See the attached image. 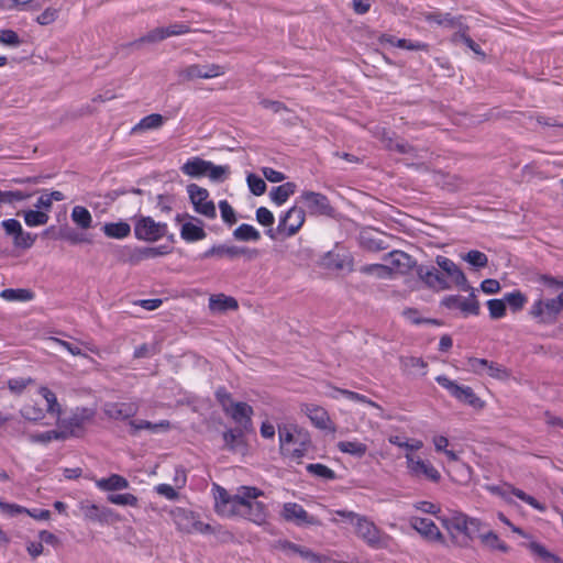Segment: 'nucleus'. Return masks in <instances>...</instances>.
<instances>
[{"label": "nucleus", "instance_id": "1", "mask_svg": "<svg viewBox=\"0 0 563 563\" xmlns=\"http://www.w3.org/2000/svg\"><path fill=\"white\" fill-rule=\"evenodd\" d=\"M214 509L224 517L240 516L251 522L263 526L267 522V506L257 498L264 493L256 487L241 486L235 495L214 484Z\"/></svg>", "mask_w": 563, "mask_h": 563}, {"label": "nucleus", "instance_id": "2", "mask_svg": "<svg viewBox=\"0 0 563 563\" xmlns=\"http://www.w3.org/2000/svg\"><path fill=\"white\" fill-rule=\"evenodd\" d=\"M38 395L47 404V413L56 416V426L60 428L65 438L82 435L87 424L91 423L96 417V409L92 407H76L66 417H62V406L57 400L55 393L46 386L38 389Z\"/></svg>", "mask_w": 563, "mask_h": 563}, {"label": "nucleus", "instance_id": "3", "mask_svg": "<svg viewBox=\"0 0 563 563\" xmlns=\"http://www.w3.org/2000/svg\"><path fill=\"white\" fill-rule=\"evenodd\" d=\"M278 435L282 454L295 460L305 456L311 445L309 433L294 424L278 426Z\"/></svg>", "mask_w": 563, "mask_h": 563}, {"label": "nucleus", "instance_id": "4", "mask_svg": "<svg viewBox=\"0 0 563 563\" xmlns=\"http://www.w3.org/2000/svg\"><path fill=\"white\" fill-rule=\"evenodd\" d=\"M386 264H375L371 266H366L364 272L374 273L380 277L390 275L391 273L396 274H408L413 268L417 269L416 261L407 253L402 251H393L388 253L385 257Z\"/></svg>", "mask_w": 563, "mask_h": 563}, {"label": "nucleus", "instance_id": "5", "mask_svg": "<svg viewBox=\"0 0 563 563\" xmlns=\"http://www.w3.org/2000/svg\"><path fill=\"white\" fill-rule=\"evenodd\" d=\"M180 170L183 174L191 178L208 176L210 180L217 183L225 180L230 174V168L228 166L214 165L213 163L200 157H192L188 159L180 167Z\"/></svg>", "mask_w": 563, "mask_h": 563}, {"label": "nucleus", "instance_id": "6", "mask_svg": "<svg viewBox=\"0 0 563 563\" xmlns=\"http://www.w3.org/2000/svg\"><path fill=\"white\" fill-rule=\"evenodd\" d=\"M563 311V291L554 298H539L529 309V316L539 324H553Z\"/></svg>", "mask_w": 563, "mask_h": 563}, {"label": "nucleus", "instance_id": "7", "mask_svg": "<svg viewBox=\"0 0 563 563\" xmlns=\"http://www.w3.org/2000/svg\"><path fill=\"white\" fill-rule=\"evenodd\" d=\"M354 532L358 539L375 550L387 549L390 544L391 537L380 530L374 521L366 516H361L354 526Z\"/></svg>", "mask_w": 563, "mask_h": 563}, {"label": "nucleus", "instance_id": "8", "mask_svg": "<svg viewBox=\"0 0 563 563\" xmlns=\"http://www.w3.org/2000/svg\"><path fill=\"white\" fill-rule=\"evenodd\" d=\"M169 515L177 528V530L181 533L194 534H209L213 533L214 529L209 523H205L199 519V516L194 511L176 507L169 511Z\"/></svg>", "mask_w": 563, "mask_h": 563}, {"label": "nucleus", "instance_id": "9", "mask_svg": "<svg viewBox=\"0 0 563 563\" xmlns=\"http://www.w3.org/2000/svg\"><path fill=\"white\" fill-rule=\"evenodd\" d=\"M225 74V67L218 64L198 65L192 64L177 71L180 82H188L195 79H211Z\"/></svg>", "mask_w": 563, "mask_h": 563}, {"label": "nucleus", "instance_id": "10", "mask_svg": "<svg viewBox=\"0 0 563 563\" xmlns=\"http://www.w3.org/2000/svg\"><path fill=\"white\" fill-rule=\"evenodd\" d=\"M406 466L408 474L413 478H424L433 483H438L441 478L439 471L431 462L421 459L413 453H406Z\"/></svg>", "mask_w": 563, "mask_h": 563}, {"label": "nucleus", "instance_id": "11", "mask_svg": "<svg viewBox=\"0 0 563 563\" xmlns=\"http://www.w3.org/2000/svg\"><path fill=\"white\" fill-rule=\"evenodd\" d=\"M298 202L302 203V208L310 216H332L334 212L327 196L321 192L305 190L301 192Z\"/></svg>", "mask_w": 563, "mask_h": 563}, {"label": "nucleus", "instance_id": "12", "mask_svg": "<svg viewBox=\"0 0 563 563\" xmlns=\"http://www.w3.org/2000/svg\"><path fill=\"white\" fill-rule=\"evenodd\" d=\"M187 192L197 213L209 219L216 218V206L213 201L209 199V191L206 188H202L197 184H189L187 186Z\"/></svg>", "mask_w": 563, "mask_h": 563}, {"label": "nucleus", "instance_id": "13", "mask_svg": "<svg viewBox=\"0 0 563 563\" xmlns=\"http://www.w3.org/2000/svg\"><path fill=\"white\" fill-rule=\"evenodd\" d=\"M166 224L154 221L151 217H141L134 224V233L139 240L154 242L166 234Z\"/></svg>", "mask_w": 563, "mask_h": 563}, {"label": "nucleus", "instance_id": "14", "mask_svg": "<svg viewBox=\"0 0 563 563\" xmlns=\"http://www.w3.org/2000/svg\"><path fill=\"white\" fill-rule=\"evenodd\" d=\"M374 135L379 139L387 150H395L399 154L407 155L411 158H422V150H418L402 140H394L393 135L385 128H377Z\"/></svg>", "mask_w": 563, "mask_h": 563}, {"label": "nucleus", "instance_id": "15", "mask_svg": "<svg viewBox=\"0 0 563 563\" xmlns=\"http://www.w3.org/2000/svg\"><path fill=\"white\" fill-rule=\"evenodd\" d=\"M306 211L300 206H292L279 220L277 231L286 236L295 235L303 225Z\"/></svg>", "mask_w": 563, "mask_h": 563}, {"label": "nucleus", "instance_id": "16", "mask_svg": "<svg viewBox=\"0 0 563 563\" xmlns=\"http://www.w3.org/2000/svg\"><path fill=\"white\" fill-rule=\"evenodd\" d=\"M439 385L450 391L457 400L471 405L473 407L482 406L479 398L468 386H460L446 376L440 375L435 378Z\"/></svg>", "mask_w": 563, "mask_h": 563}, {"label": "nucleus", "instance_id": "17", "mask_svg": "<svg viewBox=\"0 0 563 563\" xmlns=\"http://www.w3.org/2000/svg\"><path fill=\"white\" fill-rule=\"evenodd\" d=\"M80 510L85 519L98 523H113L120 520V517L108 507H100L88 501L80 503Z\"/></svg>", "mask_w": 563, "mask_h": 563}, {"label": "nucleus", "instance_id": "18", "mask_svg": "<svg viewBox=\"0 0 563 563\" xmlns=\"http://www.w3.org/2000/svg\"><path fill=\"white\" fill-rule=\"evenodd\" d=\"M435 263L441 268L443 274H445L444 277L450 282V284L462 287L464 290L470 289L464 273L453 261L444 256H437Z\"/></svg>", "mask_w": 563, "mask_h": 563}, {"label": "nucleus", "instance_id": "19", "mask_svg": "<svg viewBox=\"0 0 563 563\" xmlns=\"http://www.w3.org/2000/svg\"><path fill=\"white\" fill-rule=\"evenodd\" d=\"M410 526L426 540L445 544L444 536L431 519L413 517L410 521Z\"/></svg>", "mask_w": 563, "mask_h": 563}, {"label": "nucleus", "instance_id": "20", "mask_svg": "<svg viewBox=\"0 0 563 563\" xmlns=\"http://www.w3.org/2000/svg\"><path fill=\"white\" fill-rule=\"evenodd\" d=\"M467 520L468 516L457 511H454L450 516H444L441 518L442 525L449 531L451 539L454 543L461 545V541H459L457 533H462L464 536L463 539H466V531H468Z\"/></svg>", "mask_w": 563, "mask_h": 563}, {"label": "nucleus", "instance_id": "21", "mask_svg": "<svg viewBox=\"0 0 563 563\" xmlns=\"http://www.w3.org/2000/svg\"><path fill=\"white\" fill-rule=\"evenodd\" d=\"M417 275L429 288L435 290H445L451 288L450 282L434 267L419 265L417 266Z\"/></svg>", "mask_w": 563, "mask_h": 563}, {"label": "nucleus", "instance_id": "22", "mask_svg": "<svg viewBox=\"0 0 563 563\" xmlns=\"http://www.w3.org/2000/svg\"><path fill=\"white\" fill-rule=\"evenodd\" d=\"M442 305L449 309H460L464 314H478L479 303L476 296L472 291L467 298L460 296H449L442 300Z\"/></svg>", "mask_w": 563, "mask_h": 563}, {"label": "nucleus", "instance_id": "23", "mask_svg": "<svg viewBox=\"0 0 563 563\" xmlns=\"http://www.w3.org/2000/svg\"><path fill=\"white\" fill-rule=\"evenodd\" d=\"M103 412L109 419L126 420L137 412V406L131 402H107Z\"/></svg>", "mask_w": 563, "mask_h": 563}, {"label": "nucleus", "instance_id": "24", "mask_svg": "<svg viewBox=\"0 0 563 563\" xmlns=\"http://www.w3.org/2000/svg\"><path fill=\"white\" fill-rule=\"evenodd\" d=\"M48 341H52V342L58 344L59 346L64 347L74 356H81L85 358H89V356L82 351V347H85L87 351H89L93 354L100 355L99 349L96 345L88 343V342H82V341L68 342V341H65V340H62L58 338H54V336L48 338Z\"/></svg>", "mask_w": 563, "mask_h": 563}, {"label": "nucleus", "instance_id": "25", "mask_svg": "<svg viewBox=\"0 0 563 563\" xmlns=\"http://www.w3.org/2000/svg\"><path fill=\"white\" fill-rule=\"evenodd\" d=\"M334 393L340 394L341 396L345 397L346 399H349L351 401L358 402L361 405L368 406V407L375 409L377 412L376 413L377 417H379L382 419H390L391 418L389 415H387L385 412L384 408L380 405L368 399L366 396H364L362 394H358V393H355V391H352L349 389H342V388H334Z\"/></svg>", "mask_w": 563, "mask_h": 563}, {"label": "nucleus", "instance_id": "26", "mask_svg": "<svg viewBox=\"0 0 563 563\" xmlns=\"http://www.w3.org/2000/svg\"><path fill=\"white\" fill-rule=\"evenodd\" d=\"M334 393L340 394L341 396L345 397L346 399H349L351 401L358 402L361 405L368 406V407L375 409L377 412L376 413L377 417H379L382 419H390L391 418L389 415H387L385 412L384 408L380 405L368 399L366 396H364L362 394H358V393H355V391H352L349 389H342V388H334Z\"/></svg>", "mask_w": 563, "mask_h": 563}, {"label": "nucleus", "instance_id": "27", "mask_svg": "<svg viewBox=\"0 0 563 563\" xmlns=\"http://www.w3.org/2000/svg\"><path fill=\"white\" fill-rule=\"evenodd\" d=\"M360 244L372 252L386 249L384 236L379 231L364 229L360 233Z\"/></svg>", "mask_w": 563, "mask_h": 563}, {"label": "nucleus", "instance_id": "28", "mask_svg": "<svg viewBox=\"0 0 563 563\" xmlns=\"http://www.w3.org/2000/svg\"><path fill=\"white\" fill-rule=\"evenodd\" d=\"M282 516L285 520L294 521L298 525L314 523V520L308 516L307 511L300 505L295 503L285 504L283 507Z\"/></svg>", "mask_w": 563, "mask_h": 563}, {"label": "nucleus", "instance_id": "29", "mask_svg": "<svg viewBox=\"0 0 563 563\" xmlns=\"http://www.w3.org/2000/svg\"><path fill=\"white\" fill-rule=\"evenodd\" d=\"M302 411L310 421L319 429H328L331 422L330 416L325 409L317 405H305Z\"/></svg>", "mask_w": 563, "mask_h": 563}, {"label": "nucleus", "instance_id": "30", "mask_svg": "<svg viewBox=\"0 0 563 563\" xmlns=\"http://www.w3.org/2000/svg\"><path fill=\"white\" fill-rule=\"evenodd\" d=\"M478 539L484 549L490 552L507 553L509 547L492 530H485L478 534Z\"/></svg>", "mask_w": 563, "mask_h": 563}, {"label": "nucleus", "instance_id": "31", "mask_svg": "<svg viewBox=\"0 0 563 563\" xmlns=\"http://www.w3.org/2000/svg\"><path fill=\"white\" fill-rule=\"evenodd\" d=\"M166 120L167 119L159 113H151L141 119L140 122L132 128L131 133L139 134L152 130H158L165 124Z\"/></svg>", "mask_w": 563, "mask_h": 563}, {"label": "nucleus", "instance_id": "32", "mask_svg": "<svg viewBox=\"0 0 563 563\" xmlns=\"http://www.w3.org/2000/svg\"><path fill=\"white\" fill-rule=\"evenodd\" d=\"M322 265L328 269L351 271L352 269V260L346 254L329 252L322 258Z\"/></svg>", "mask_w": 563, "mask_h": 563}, {"label": "nucleus", "instance_id": "33", "mask_svg": "<svg viewBox=\"0 0 563 563\" xmlns=\"http://www.w3.org/2000/svg\"><path fill=\"white\" fill-rule=\"evenodd\" d=\"M238 308L236 299L224 294L212 295L209 298V309L212 312H225L228 310H236Z\"/></svg>", "mask_w": 563, "mask_h": 563}, {"label": "nucleus", "instance_id": "34", "mask_svg": "<svg viewBox=\"0 0 563 563\" xmlns=\"http://www.w3.org/2000/svg\"><path fill=\"white\" fill-rule=\"evenodd\" d=\"M130 433L132 435L137 434L141 430H148L153 433L166 432L170 429V422L168 420H162L157 423H152L147 420L130 421Z\"/></svg>", "mask_w": 563, "mask_h": 563}, {"label": "nucleus", "instance_id": "35", "mask_svg": "<svg viewBox=\"0 0 563 563\" xmlns=\"http://www.w3.org/2000/svg\"><path fill=\"white\" fill-rule=\"evenodd\" d=\"M47 406L41 407L34 399L26 401L20 409V415L23 419L30 422H38L45 418Z\"/></svg>", "mask_w": 563, "mask_h": 563}, {"label": "nucleus", "instance_id": "36", "mask_svg": "<svg viewBox=\"0 0 563 563\" xmlns=\"http://www.w3.org/2000/svg\"><path fill=\"white\" fill-rule=\"evenodd\" d=\"M164 40L165 38H164V34H163V29L155 27V29L151 30L150 32H147L146 34H144L143 36L125 44L124 47L128 49H136L137 51V49H141L143 47V45H145V44H156Z\"/></svg>", "mask_w": 563, "mask_h": 563}, {"label": "nucleus", "instance_id": "37", "mask_svg": "<svg viewBox=\"0 0 563 563\" xmlns=\"http://www.w3.org/2000/svg\"><path fill=\"white\" fill-rule=\"evenodd\" d=\"M296 188H297V186H296L295 183H291V181L285 183L283 185L277 186V187H274L269 191V198L277 206H282V205H284L288 200V198L291 195L295 194Z\"/></svg>", "mask_w": 563, "mask_h": 563}, {"label": "nucleus", "instance_id": "38", "mask_svg": "<svg viewBox=\"0 0 563 563\" xmlns=\"http://www.w3.org/2000/svg\"><path fill=\"white\" fill-rule=\"evenodd\" d=\"M103 233L110 239H124L130 235L131 227L128 222H109L102 227Z\"/></svg>", "mask_w": 563, "mask_h": 563}, {"label": "nucleus", "instance_id": "39", "mask_svg": "<svg viewBox=\"0 0 563 563\" xmlns=\"http://www.w3.org/2000/svg\"><path fill=\"white\" fill-rule=\"evenodd\" d=\"M98 488L102 490H121L129 487V482L121 475L112 474L107 478H100L96 482Z\"/></svg>", "mask_w": 563, "mask_h": 563}, {"label": "nucleus", "instance_id": "40", "mask_svg": "<svg viewBox=\"0 0 563 563\" xmlns=\"http://www.w3.org/2000/svg\"><path fill=\"white\" fill-rule=\"evenodd\" d=\"M245 253H246V250L239 247V246L218 245V246H213L210 250H208L207 252H205L203 257L208 258V257H212V256H218V257L228 256V257L233 258V257L243 255Z\"/></svg>", "mask_w": 563, "mask_h": 563}, {"label": "nucleus", "instance_id": "41", "mask_svg": "<svg viewBox=\"0 0 563 563\" xmlns=\"http://www.w3.org/2000/svg\"><path fill=\"white\" fill-rule=\"evenodd\" d=\"M233 420L239 423L249 422L251 420V416L253 413V409L245 402H235L231 404L228 412Z\"/></svg>", "mask_w": 563, "mask_h": 563}, {"label": "nucleus", "instance_id": "42", "mask_svg": "<svg viewBox=\"0 0 563 563\" xmlns=\"http://www.w3.org/2000/svg\"><path fill=\"white\" fill-rule=\"evenodd\" d=\"M339 451L355 457H363L367 452L366 444L360 441H340L336 444Z\"/></svg>", "mask_w": 563, "mask_h": 563}, {"label": "nucleus", "instance_id": "43", "mask_svg": "<svg viewBox=\"0 0 563 563\" xmlns=\"http://www.w3.org/2000/svg\"><path fill=\"white\" fill-rule=\"evenodd\" d=\"M70 217L73 222L84 230H87L91 227V213L87 208L82 206H75L71 210Z\"/></svg>", "mask_w": 563, "mask_h": 563}, {"label": "nucleus", "instance_id": "44", "mask_svg": "<svg viewBox=\"0 0 563 563\" xmlns=\"http://www.w3.org/2000/svg\"><path fill=\"white\" fill-rule=\"evenodd\" d=\"M180 235L187 242H195L205 239L206 232L201 225L186 222L181 227Z\"/></svg>", "mask_w": 563, "mask_h": 563}, {"label": "nucleus", "instance_id": "45", "mask_svg": "<svg viewBox=\"0 0 563 563\" xmlns=\"http://www.w3.org/2000/svg\"><path fill=\"white\" fill-rule=\"evenodd\" d=\"M426 19L430 23H435L444 27L454 29L461 26L460 20L452 16L450 13H429L426 15Z\"/></svg>", "mask_w": 563, "mask_h": 563}, {"label": "nucleus", "instance_id": "46", "mask_svg": "<svg viewBox=\"0 0 563 563\" xmlns=\"http://www.w3.org/2000/svg\"><path fill=\"white\" fill-rule=\"evenodd\" d=\"M30 440L34 443H48L53 440L62 441L66 440L65 434L62 432L60 428L57 427L55 430H48L41 433H35L30 435Z\"/></svg>", "mask_w": 563, "mask_h": 563}, {"label": "nucleus", "instance_id": "47", "mask_svg": "<svg viewBox=\"0 0 563 563\" xmlns=\"http://www.w3.org/2000/svg\"><path fill=\"white\" fill-rule=\"evenodd\" d=\"M0 297L8 301H29L33 298V294L29 289L8 288L0 292Z\"/></svg>", "mask_w": 563, "mask_h": 563}, {"label": "nucleus", "instance_id": "48", "mask_svg": "<svg viewBox=\"0 0 563 563\" xmlns=\"http://www.w3.org/2000/svg\"><path fill=\"white\" fill-rule=\"evenodd\" d=\"M233 235L240 241H257L261 238L260 232L254 227L245 223L238 227Z\"/></svg>", "mask_w": 563, "mask_h": 563}, {"label": "nucleus", "instance_id": "49", "mask_svg": "<svg viewBox=\"0 0 563 563\" xmlns=\"http://www.w3.org/2000/svg\"><path fill=\"white\" fill-rule=\"evenodd\" d=\"M274 547H275V549L284 552L288 556L297 554L302 559H303V552H307V549H308V548L298 545V544L292 543L287 540H278Z\"/></svg>", "mask_w": 563, "mask_h": 563}, {"label": "nucleus", "instance_id": "50", "mask_svg": "<svg viewBox=\"0 0 563 563\" xmlns=\"http://www.w3.org/2000/svg\"><path fill=\"white\" fill-rule=\"evenodd\" d=\"M48 214L40 210H27L24 212V221L29 227L44 225L48 222Z\"/></svg>", "mask_w": 563, "mask_h": 563}, {"label": "nucleus", "instance_id": "51", "mask_svg": "<svg viewBox=\"0 0 563 563\" xmlns=\"http://www.w3.org/2000/svg\"><path fill=\"white\" fill-rule=\"evenodd\" d=\"M225 446L231 451H240L244 446L242 434L239 431L229 430L223 433Z\"/></svg>", "mask_w": 563, "mask_h": 563}, {"label": "nucleus", "instance_id": "52", "mask_svg": "<svg viewBox=\"0 0 563 563\" xmlns=\"http://www.w3.org/2000/svg\"><path fill=\"white\" fill-rule=\"evenodd\" d=\"M504 300H505L506 305H509V307L514 311H519L526 305L527 297L521 291L516 290V291L506 294L505 297H504Z\"/></svg>", "mask_w": 563, "mask_h": 563}, {"label": "nucleus", "instance_id": "53", "mask_svg": "<svg viewBox=\"0 0 563 563\" xmlns=\"http://www.w3.org/2000/svg\"><path fill=\"white\" fill-rule=\"evenodd\" d=\"M485 373L489 377L498 379V380H507L511 376L510 371L508 368H506L505 366H503L498 363H495V362L488 363V366H487V369Z\"/></svg>", "mask_w": 563, "mask_h": 563}, {"label": "nucleus", "instance_id": "54", "mask_svg": "<svg viewBox=\"0 0 563 563\" xmlns=\"http://www.w3.org/2000/svg\"><path fill=\"white\" fill-rule=\"evenodd\" d=\"M530 550L542 559V563H563V561L553 553H550L543 545L532 542Z\"/></svg>", "mask_w": 563, "mask_h": 563}, {"label": "nucleus", "instance_id": "55", "mask_svg": "<svg viewBox=\"0 0 563 563\" xmlns=\"http://www.w3.org/2000/svg\"><path fill=\"white\" fill-rule=\"evenodd\" d=\"M108 501L120 506H137V497L133 494H111L107 497Z\"/></svg>", "mask_w": 563, "mask_h": 563}, {"label": "nucleus", "instance_id": "56", "mask_svg": "<svg viewBox=\"0 0 563 563\" xmlns=\"http://www.w3.org/2000/svg\"><path fill=\"white\" fill-rule=\"evenodd\" d=\"M34 380L31 377L11 378L8 380V388L14 395H21Z\"/></svg>", "mask_w": 563, "mask_h": 563}, {"label": "nucleus", "instance_id": "57", "mask_svg": "<svg viewBox=\"0 0 563 563\" xmlns=\"http://www.w3.org/2000/svg\"><path fill=\"white\" fill-rule=\"evenodd\" d=\"M467 526L468 531H466V539L461 540V545L467 544L468 540L484 532V523L479 519L468 517Z\"/></svg>", "mask_w": 563, "mask_h": 563}, {"label": "nucleus", "instance_id": "58", "mask_svg": "<svg viewBox=\"0 0 563 563\" xmlns=\"http://www.w3.org/2000/svg\"><path fill=\"white\" fill-rule=\"evenodd\" d=\"M487 308L492 319H500L506 313V302L504 299H490L487 301Z\"/></svg>", "mask_w": 563, "mask_h": 563}, {"label": "nucleus", "instance_id": "59", "mask_svg": "<svg viewBox=\"0 0 563 563\" xmlns=\"http://www.w3.org/2000/svg\"><path fill=\"white\" fill-rule=\"evenodd\" d=\"M164 38H168L172 36L184 35L191 32V29L184 23H174L168 26H162Z\"/></svg>", "mask_w": 563, "mask_h": 563}, {"label": "nucleus", "instance_id": "60", "mask_svg": "<svg viewBox=\"0 0 563 563\" xmlns=\"http://www.w3.org/2000/svg\"><path fill=\"white\" fill-rule=\"evenodd\" d=\"M246 181L253 195L262 196L266 191V184L261 177L254 174H249Z\"/></svg>", "mask_w": 563, "mask_h": 563}, {"label": "nucleus", "instance_id": "61", "mask_svg": "<svg viewBox=\"0 0 563 563\" xmlns=\"http://www.w3.org/2000/svg\"><path fill=\"white\" fill-rule=\"evenodd\" d=\"M29 197V194H24L20 190H0V203H14L16 201L25 200Z\"/></svg>", "mask_w": 563, "mask_h": 563}, {"label": "nucleus", "instance_id": "62", "mask_svg": "<svg viewBox=\"0 0 563 563\" xmlns=\"http://www.w3.org/2000/svg\"><path fill=\"white\" fill-rule=\"evenodd\" d=\"M463 258L475 267H485L488 263L486 254L476 250L470 251Z\"/></svg>", "mask_w": 563, "mask_h": 563}, {"label": "nucleus", "instance_id": "63", "mask_svg": "<svg viewBox=\"0 0 563 563\" xmlns=\"http://www.w3.org/2000/svg\"><path fill=\"white\" fill-rule=\"evenodd\" d=\"M307 471L316 476L325 478V479H333L335 477L334 472L329 468L328 466L323 464H309L307 466Z\"/></svg>", "mask_w": 563, "mask_h": 563}, {"label": "nucleus", "instance_id": "64", "mask_svg": "<svg viewBox=\"0 0 563 563\" xmlns=\"http://www.w3.org/2000/svg\"><path fill=\"white\" fill-rule=\"evenodd\" d=\"M59 10L55 8H46L37 18L36 22L41 25H48L55 22L58 18Z\"/></svg>", "mask_w": 563, "mask_h": 563}]
</instances>
